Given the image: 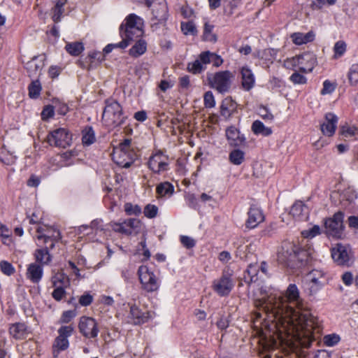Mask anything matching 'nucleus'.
Returning <instances> with one entry per match:
<instances>
[{
	"instance_id": "1",
	"label": "nucleus",
	"mask_w": 358,
	"mask_h": 358,
	"mask_svg": "<svg viewBox=\"0 0 358 358\" xmlns=\"http://www.w3.org/2000/svg\"><path fill=\"white\" fill-rule=\"evenodd\" d=\"M266 307L275 314L274 322L281 324L279 331L308 339V344L315 340L313 334L320 331L318 320L304 307L298 287L295 284L287 287L284 296L270 295L265 301Z\"/></svg>"
},
{
	"instance_id": "2",
	"label": "nucleus",
	"mask_w": 358,
	"mask_h": 358,
	"mask_svg": "<svg viewBox=\"0 0 358 358\" xmlns=\"http://www.w3.org/2000/svg\"><path fill=\"white\" fill-rule=\"evenodd\" d=\"M144 20L134 13L127 15L120 26V34L122 41L130 43L141 37L144 34Z\"/></svg>"
},
{
	"instance_id": "3",
	"label": "nucleus",
	"mask_w": 358,
	"mask_h": 358,
	"mask_svg": "<svg viewBox=\"0 0 358 358\" xmlns=\"http://www.w3.org/2000/svg\"><path fill=\"white\" fill-rule=\"evenodd\" d=\"M102 114V122L109 129L121 126L125 122L127 117L124 115L120 104L114 99H107Z\"/></svg>"
},
{
	"instance_id": "4",
	"label": "nucleus",
	"mask_w": 358,
	"mask_h": 358,
	"mask_svg": "<svg viewBox=\"0 0 358 358\" xmlns=\"http://www.w3.org/2000/svg\"><path fill=\"white\" fill-rule=\"evenodd\" d=\"M233 78L234 75L229 71H219L208 76V80L211 87L221 94L229 92Z\"/></svg>"
},
{
	"instance_id": "5",
	"label": "nucleus",
	"mask_w": 358,
	"mask_h": 358,
	"mask_svg": "<svg viewBox=\"0 0 358 358\" xmlns=\"http://www.w3.org/2000/svg\"><path fill=\"white\" fill-rule=\"evenodd\" d=\"M138 274L142 287L148 292L157 291L159 287V280L147 266H141Z\"/></svg>"
},
{
	"instance_id": "6",
	"label": "nucleus",
	"mask_w": 358,
	"mask_h": 358,
	"mask_svg": "<svg viewBox=\"0 0 358 358\" xmlns=\"http://www.w3.org/2000/svg\"><path fill=\"white\" fill-rule=\"evenodd\" d=\"M48 141L51 145L65 148L71 144L72 134L66 128H57L49 134Z\"/></svg>"
},
{
	"instance_id": "7",
	"label": "nucleus",
	"mask_w": 358,
	"mask_h": 358,
	"mask_svg": "<svg viewBox=\"0 0 358 358\" xmlns=\"http://www.w3.org/2000/svg\"><path fill=\"white\" fill-rule=\"evenodd\" d=\"M302 253H303V251L293 242L285 241L278 252V259L284 263L295 260L302 261V259L300 258Z\"/></svg>"
},
{
	"instance_id": "8",
	"label": "nucleus",
	"mask_w": 358,
	"mask_h": 358,
	"mask_svg": "<svg viewBox=\"0 0 358 358\" xmlns=\"http://www.w3.org/2000/svg\"><path fill=\"white\" fill-rule=\"evenodd\" d=\"M343 217V213L338 211L332 217L326 220L324 222L326 233L329 236L341 238L344 228Z\"/></svg>"
},
{
	"instance_id": "9",
	"label": "nucleus",
	"mask_w": 358,
	"mask_h": 358,
	"mask_svg": "<svg viewBox=\"0 0 358 358\" xmlns=\"http://www.w3.org/2000/svg\"><path fill=\"white\" fill-rule=\"evenodd\" d=\"M73 331V327L71 325L62 326L58 329V336L55 339L53 344V354L55 357L57 356V354L66 350L69 348V342L68 338L70 337Z\"/></svg>"
},
{
	"instance_id": "10",
	"label": "nucleus",
	"mask_w": 358,
	"mask_h": 358,
	"mask_svg": "<svg viewBox=\"0 0 358 358\" xmlns=\"http://www.w3.org/2000/svg\"><path fill=\"white\" fill-rule=\"evenodd\" d=\"M331 257L338 265L349 266L352 262L351 249L347 245L336 244L331 250Z\"/></svg>"
},
{
	"instance_id": "11",
	"label": "nucleus",
	"mask_w": 358,
	"mask_h": 358,
	"mask_svg": "<svg viewBox=\"0 0 358 358\" xmlns=\"http://www.w3.org/2000/svg\"><path fill=\"white\" fill-rule=\"evenodd\" d=\"M78 328L80 332L86 338H96L99 331L96 320L90 317H80Z\"/></svg>"
},
{
	"instance_id": "12",
	"label": "nucleus",
	"mask_w": 358,
	"mask_h": 358,
	"mask_svg": "<svg viewBox=\"0 0 358 358\" xmlns=\"http://www.w3.org/2000/svg\"><path fill=\"white\" fill-rule=\"evenodd\" d=\"M234 287L233 281L229 273L223 272L222 276L213 282V289L220 296H227Z\"/></svg>"
},
{
	"instance_id": "13",
	"label": "nucleus",
	"mask_w": 358,
	"mask_h": 358,
	"mask_svg": "<svg viewBox=\"0 0 358 358\" xmlns=\"http://www.w3.org/2000/svg\"><path fill=\"white\" fill-rule=\"evenodd\" d=\"M211 52H202L194 61L189 62L187 69L193 74L201 73L206 69V65L210 63Z\"/></svg>"
},
{
	"instance_id": "14",
	"label": "nucleus",
	"mask_w": 358,
	"mask_h": 358,
	"mask_svg": "<svg viewBox=\"0 0 358 358\" xmlns=\"http://www.w3.org/2000/svg\"><path fill=\"white\" fill-rule=\"evenodd\" d=\"M152 17V26L162 24L166 22L168 16L166 3L164 1L151 3Z\"/></svg>"
},
{
	"instance_id": "15",
	"label": "nucleus",
	"mask_w": 358,
	"mask_h": 358,
	"mask_svg": "<svg viewBox=\"0 0 358 358\" xmlns=\"http://www.w3.org/2000/svg\"><path fill=\"white\" fill-rule=\"evenodd\" d=\"M259 293H260V295L262 296V297L260 299H257L255 300V302H254L255 306L257 309L262 310L268 315V317L271 318V321L274 322L275 314H274L273 311H272L271 309L266 307V305H267V304L265 302V301H267V299H268V296L270 295H271V294H273V296H278V295L276 294H274L271 290L268 291L266 287H262L259 289Z\"/></svg>"
},
{
	"instance_id": "16",
	"label": "nucleus",
	"mask_w": 358,
	"mask_h": 358,
	"mask_svg": "<svg viewBox=\"0 0 358 358\" xmlns=\"http://www.w3.org/2000/svg\"><path fill=\"white\" fill-rule=\"evenodd\" d=\"M264 220L262 209L256 205H252L248 212V219L245 226L249 229H254Z\"/></svg>"
},
{
	"instance_id": "17",
	"label": "nucleus",
	"mask_w": 358,
	"mask_h": 358,
	"mask_svg": "<svg viewBox=\"0 0 358 358\" xmlns=\"http://www.w3.org/2000/svg\"><path fill=\"white\" fill-rule=\"evenodd\" d=\"M338 118L332 113H328L324 116V122L320 124V129L323 135L326 136H332L337 128Z\"/></svg>"
},
{
	"instance_id": "18",
	"label": "nucleus",
	"mask_w": 358,
	"mask_h": 358,
	"mask_svg": "<svg viewBox=\"0 0 358 358\" xmlns=\"http://www.w3.org/2000/svg\"><path fill=\"white\" fill-rule=\"evenodd\" d=\"M44 66V59L39 57H34L26 64V69L29 76L36 79L41 76Z\"/></svg>"
},
{
	"instance_id": "19",
	"label": "nucleus",
	"mask_w": 358,
	"mask_h": 358,
	"mask_svg": "<svg viewBox=\"0 0 358 358\" xmlns=\"http://www.w3.org/2000/svg\"><path fill=\"white\" fill-rule=\"evenodd\" d=\"M240 73L241 75L242 87L245 91H250L255 86V77L252 71L248 66H243L241 69Z\"/></svg>"
},
{
	"instance_id": "20",
	"label": "nucleus",
	"mask_w": 358,
	"mask_h": 358,
	"mask_svg": "<svg viewBox=\"0 0 358 358\" xmlns=\"http://www.w3.org/2000/svg\"><path fill=\"white\" fill-rule=\"evenodd\" d=\"M43 275V269L41 265L36 262L31 263L28 265L26 277L33 283H38L42 279Z\"/></svg>"
},
{
	"instance_id": "21",
	"label": "nucleus",
	"mask_w": 358,
	"mask_h": 358,
	"mask_svg": "<svg viewBox=\"0 0 358 358\" xmlns=\"http://www.w3.org/2000/svg\"><path fill=\"white\" fill-rule=\"evenodd\" d=\"M315 57L311 53L300 55L299 71L303 73H310L316 64Z\"/></svg>"
},
{
	"instance_id": "22",
	"label": "nucleus",
	"mask_w": 358,
	"mask_h": 358,
	"mask_svg": "<svg viewBox=\"0 0 358 358\" xmlns=\"http://www.w3.org/2000/svg\"><path fill=\"white\" fill-rule=\"evenodd\" d=\"M226 136L230 145L238 146L245 141V137L240 134L239 130L234 126L226 129Z\"/></svg>"
},
{
	"instance_id": "23",
	"label": "nucleus",
	"mask_w": 358,
	"mask_h": 358,
	"mask_svg": "<svg viewBox=\"0 0 358 358\" xmlns=\"http://www.w3.org/2000/svg\"><path fill=\"white\" fill-rule=\"evenodd\" d=\"M289 214L296 220H303L307 217L308 210L302 201H298L292 206Z\"/></svg>"
},
{
	"instance_id": "24",
	"label": "nucleus",
	"mask_w": 358,
	"mask_h": 358,
	"mask_svg": "<svg viewBox=\"0 0 358 358\" xmlns=\"http://www.w3.org/2000/svg\"><path fill=\"white\" fill-rule=\"evenodd\" d=\"M36 238L38 241H43L44 243H48L49 241H52L50 248L52 249L55 247V243L61 238V234L59 230L50 227L47 234L37 235Z\"/></svg>"
},
{
	"instance_id": "25",
	"label": "nucleus",
	"mask_w": 358,
	"mask_h": 358,
	"mask_svg": "<svg viewBox=\"0 0 358 358\" xmlns=\"http://www.w3.org/2000/svg\"><path fill=\"white\" fill-rule=\"evenodd\" d=\"M315 34L313 31H309L306 34L301 32H295L291 34L290 38L296 45H301L313 41L315 39Z\"/></svg>"
},
{
	"instance_id": "26",
	"label": "nucleus",
	"mask_w": 358,
	"mask_h": 358,
	"mask_svg": "<svg viewBox=\"0 0 358 358\" xmlns=\"http://www.w3.org/2000/svg\"><path fill=\"white\" fill-rule=\"evenodd\" d=\"M10 334L15 339H24L28 335L27 327L24 323L17 322L10 326Z\"/></svg>"
},
{
	"instance_id": "27",
	"label": "nucleus",
	"mask_w": 358,
	"mask_h": 358,
	"mask_svg": "<svg viewBox=\"0 0 358 358\" xmlns=\"http://www.w3.org/2000/svg\"><path fill=\"white\" fill-rule=\"evenodd\" d=\"M323 275V272L320 270H313L307 275V280L313 284L310 287L311 293L316 292L321 287L322 283L320 280Z\"/></svg>"
},
{
	"instance_id": "28",
	"label": "nucleus",
	"mask_w": 358,
	"mask_h": 358,
	"mask_svg": "<svg viewBox=\"0 0 358 358\" xmlns=\"http://www.w3.org/2000/svg\"><path fill=\"white\" fill-rule=\"evenodd\" d=\"M36 263L41 266L48 265L52 261V256L50 255L47 248L37 249L34 252Z\"/></svg>"
},
{
	"instance_id": "29",
	"label": "nucleus",
	"mask_w": 358,
	"mask_h": 358,
	"mask_svg": "<svg viewBox=\"0 0 358 358\" xmlns=\"http://www.w3.org/2000/svg\"><path fill=\"white\" fill-rule=\"evenodd\" d=\"M147 50V43L145 40L138 39L129 49V54L132 57H138L143 55Z\"/></svg>"
},
{
	"instance_id": "30",
	"label": "nucleus",
	"mask_w": 358,
	"mask_h": 358,
	"mask_svg": "<svg viewBox=\"0 0 358 358\" xmlns=\"http://www.w3.org/2000/svg\"><path fill=\"white\" fill-rule=\"evenodd\" d=\"M51 282L53 287H68L70 285L69 277L63 272H57L51 278Z\"/></svg>"
},
{
	"instance_id": "31",
	"label": "nucleus",
	"mask_w": 358,
	"mask_h": 358,
	"mask_svg": "<svg viewBox=\"0 0 358 358\" xmlns=\"http://www.w3.org/2000/svg\"><path fill=\"white\" fill-rule=\"evenodd\" d=\"M251 129L255 135L268 136L272 134L271 128L266 127L260 120L254 121Z\"/></svg>"
},
{
	"instance_id": "32",
	"label": "nucleus",
	"mask_w": 358,
	"mask_h": 358,
	"mask_svg": "<svg viewBox=\"0 0 358 358\" xmlns=\"http://www.w3.org/2000/svg\"><path fill=\"white\" fill-rule=\"evenodd\" d=\"M236 108V103L231 99H225L221 105V115L225 118L231 117Z\"/></svg>"
},
{
	"instance_id": "33",
	"label": "nucleus",
	"mask_w": 358,
	"mask_h": 358,
	"mask_svg": "<svg viewBox=\"0 0 358 358\" xmlns=\"http://www.w3.org/2000/svg\"><path fill=\"white\" fill-rule=\"evenodd\" d=\"M130 317L132 319V322L135 324L143 323L145 321V317L141 310L136 306H132L130 308Z\"/></svg>"
},
{
	"instance_id": "34",
	"label": "nucleus",
	"mask_w": 358,
	"mask_h": 358,
	"mask_svg": "<svg viewBox=\"0 0 358 358\" xmlns=\"http://www.w3.org/2000/svg\"><path fill=\"white\" fill-rule=\"evenodd\" d=\"M358 134V127L345 124L341 127L339 134L343 138H350Z\"/></svg>"
},
{
	"instance_id": "35",
	"label": "nucleus",
	"mask_w": 358,
	"mask_h": 358,
	"mask_svg": "<svg viewBox=\"0 0 358 358\" xmlns=\"http://www.w3.org/2000/svg\"><path fill=\"white\" fill-rule=\"evenodd\" d=\"M95 140V133L91 127H86L83 130L82 141L84 145H92L94 143Z\"/></svg>"
},
{
	"instance_id": "36",
	"label": "nucleus",
	"mask_w": 358,
	"mask_h": 358,
	"mask_svg": "<svg viewBox=\"0 0 358 358\" xmlns=\"http://www.w3.org/2000/svg\"><path fill=\"white\" fill-rule=\"evenodd\" d=\"M65 49L71 55L78 56L84 50V46L80 42L68 43Z\"/></svg>"
},
{
	"instance_id": "37",
	"label": "nucleus",
	"mask_w": 358,
	"mask_h": 358,
	"mask_svg": "<svg viewBox=\"0 0 358 358\" xmlns=\"http://www.w3.org/2000/svg\"><path fill=\"white\" fill-rule=\"evenodd\" d=\"M42 87L38 78L33 80L28 87L29 96L31 99H36L41 94Z\"/></svg>"
},
{
	"instance_id": "38",
	"label": "nucleus",
	"mask_w": 358,
	"mask_h": 358,
	"mask_svg": "<svg viewBox=\"0 0 358 358\" xmlns=\"http://www.w3.org/2000/svg\"><path fill=\"white\" fill-rule=\"evenodd\" d=\"M156 191L162 196L171 195L173 193L174 187L170 182H165L158 185Z\"/></svg>"
},
{
	"instance_id": "39",
	"label": "nucleus",
	"mask_w": 358,
	"mask_h": 358,
	"mask_svg": "<svg viewBox=\"0 0 358 358\" xmlns=\"http://www.w3.org/2000/svg\"><path fill=\"white\" fill-rule=\"evenodd\" d=\"M334 58L338 59L344 55L347 50V44L343 41H337L334 46Z\"/></svg>"
},
{
	"instance_id": "40",
	"label": "nucleus",
	"mask_w": 358,
	"mask_h": 358,
	"mask_svg": "<svg viewBox=\"0 0 358 358\" xmlns=\"http://www.w3.org/2000/svg\"><path fill=\"white\" fill-rule=\"evenodd\" d=\"M213 25L206 22L204 24L203 30V40L209 42H215L217 41V36L213 33Z\"/></svg>"
},
{
	"instance_id": "41",
	"label": "nucleus",
	"mask_w": 358,
	"mask_h": 358,
	"mask_svg": "<svg viewBox=\"0 0 358 358\" xmlns=\"http://www.w3.org/2000/svg\"><path fill=\"white\" fill-rule=\"evenodd\" d=\"M348 77L352 85H358V64H354L350 66Z\"/></svg>"
},
{
	"instance_id": "42",
	"label": "nucleus",
	"mask_w": 358,
	"mask_h": 358,
	"mask_svg": "<svg viewBox=\"0 0 358 358\" xmlns=\"http://www.w3.org/2000/svg\"><path fill=\"white\" fill-rule=\"evenodd\" d=\"M110 227L112 229L116 232L125 235L131 234V231H129V229L127 227L126 221H124L122 223L113 222L110 224Z\"/></svg>"
},
{
	"instance_id": "43",
	"label": "nucleus",
	"mask_w": 358,
	"mask_h": 358,
	"mask_svg": "<svg viewBox=\"0 0 358 358\" xmlns=\"http://www.w3.org/2000/svg\"><path fill=\"white\" fill-rule=\"evenodd\" d=\"M321 229L320 226L318 225H314L311 228L308 229H305L301 231V236L305 238H309L311 239L316 236L320 234Z\"/></svg>"
},
{
	"instance_id": "44",
	"label": "nucleus",
	"mask_w": 358,
	"mask_h": 358,
	"mask_svg": "<svg viewBox=\"0 0 358 358\" xmlns=\"http://www.w3.org/2000/svg\"><path fill=\"white\" fill-rule=\"evenodd\" d=\"M124 208L128 215H139L141 213V208L138 205H134L131 203H126Z\"/></svg>"
},
{
	"instance_id": "45",
	"label": "nucleus",
	"mask_w": 358,
	"mask_h": 358,
	"mask_svg": "<svg viewBox=\"0 0 358 358\" xmlns=\"http://www.w3.org/2000/svg\"><path fill=\"white\" fill-rule=\"evenodd\" d=\"M181 30L185 35H195L197 32L196 28L192 22H182Z\"/></svg>"
},
{
	"instance_id": "46",
	"label": "nucleus",
	"mask_w": 358,
	"mask_h": 358,
	"mask_svg": "<svg viewBox=\"0 0 358 358\" xmlns=\"http://www.w3.org/2000/svg\"><path fill=\"white\" fill-rule=\"evenodd\" d=\"M300 55L295 57L287 58L284 61L283 66L288 69L298 68L299 69Z\"/></svg>"
},
{
	"instance_id": "47",
	"label": "nucleus",
	"mask_w": 358,
	"mask_h": 358,
	"mask_svg": "<svg viewBox=\"0 0 358 358\" xmlns=\"http://www.w3.org/2000/svg\"><path fill=\"white\" fill-rule=\"evenodd\" d=\"M158 213V208L153 204H148L145 206L143 213L148 218L152 219L157 216Z\"/></svg>"
},
{
	"instance_id": "48",
	"label": "nucleus",
	"mask_w": 358,
	"mask_h": 358,
	"mask_svg": "<svg viewBox=\"0 0 358 358\" xmlns=\"http://www.w3.org/2000/svg\"><path fill=\"white\" fill-rule=\"evenodd\" d=\"M128 46V43L126 42V41H121L119 43H110V44H108L107 45L103 50L104 54H108L110 53V52H112V50L114 49V48H120V49H124L126 48Z\"/></svg>"
},
{
	"instance_id": "49",
	"label": "nucleus",
	"mask_w": 358,
	"mask_h": 358,
	"mask_svg": "<svg viewBox=\"0 0 358 358\" xmlns=\"http://www.w3.org/2000/svg\"><path fill=\"white\" fill-rule=\"evenodd\" d=\"M0 269L3 273L8 276L13 275L15 271L13 265L7 261L0 262Z\"/></svg>"
},
{
	"instance_id": "50",
	"label": "nucleus",
	"mask_w": 358,
	"mask_h": 358,
	"mask_svg": "<svg viewBox=\"0 0 358 358\" xmlns=\"http://www.w3.org/2000/svg\"><path fill=\"white\" fill-rule=\"evenodd\" d=\"M289 80L294 85H303L307 82V78L299 72L293 73L289 77Z\"/></svg>"
},
{
	"instance_id": "51",
	"label": "nucleus",
	"mask_w": 358,
	"mask_h": 358,
	"mask_svg": "<svg viewBox=\"0 0 358 358\" xmlns=\"http://www.w3.org/2000/svg\"><path fill=\"white\" fill-rule=\"evenodd\" d=\"M259 116L266 121L271 122L273 121L274 117L271 112L264 106H262L259 109Z\"/></svg>"
},
{
	"instance_id": "52",
	"label": "nucleus",
	"mask_w": 358,
	"mask_h": 358,
	"mask_svg": "<svg viewBox=\"0 0 358 358\" xmlns=\"http://www.w3.org/2000/svg\"><path fill=\"white\" fill-rule=\"evenodd\" d=\"M131 140L127 138L120 143L116 149L120 150L124 155H129V151L131 150Z\"/></svg>"
},
{
	"instance_id": "53",
	"label": "nucleus",
	"mask_w": 358,
	"mask_h": 358,
	"mask_svg": "<svg viewBox=\"0 0 358 358\" xmlns=\"http://www.w3.org/2000/svg\"><path fill=\"white\" fill-rule=\"evenodd\" d=\"M55 115L54 107L50 105H48L44 107L41 112V118L43 120H48L50 117H52Z\"/></svg>"
},
{
	"instance_id": "54",
	"label": "nucleus",
	"mask_w": 358,
	"mask_h": 358,
	"mask_svg": "<svg viewBox=\"0 0 358 358\" xmlns=\"http://www.w3.org/2000/svg\"><path fill=\"white\" fill-rule=\"evenodd\" d=\"M340 341V337L336 334H329L324 337V343L327 346H334Z\"/></svg>"
},
{
	"instance_id": "55",
	"label": "nucleus",
	"mask_w": 358,
	"mask_h": 358,
	"mask_svg": "<svg viewBox=\"0 0 358 358\" xmlns=\"http://www.w3.org/2000/svg\"><path fill=\"white\" fill-rule=\"evenodd\" d=\"M55 289L52 293V296L53 299L57 301H61L64 296L66 295V287H54Z\"/></svg>"
},
{
	"instance_id": "56",
	"label": "nucleus",
	"mask_w": 358,
	"mask_h": 358,
	"mask_svg": "<svg viewBox=\"0 0 358 358\" xmlns=\"http://www.w3.org/2000/svg\"><path fill=\"white\" fill-rule=\"evenodd\" d=\"M204 105L206 108H213L215 105L214 96L211 92H207L203 97Z\"/></svg>"
},
{
	"instance_id": "57",
	"label": "nucleus",
	"mask_w": 358,
	"mask_h": 358,
	"mask_svg": "<svg viewBox=\"0 0 358 358\" xmlns=\"http://www.w3.org/2000/svg\"><path fill=\"white\" fill-rule=\"evenodd\" d=\"M180 242L185 248L188 249L192 248L195 246L196 244L195 240L188 236H181Z\"/></svg>"
},
{
	"instance_id": "58",
	"label": "nucleus",
	"mask_w": 358,
	"mask_h": 358,
	"mask_svg": "<svg viewBox=\"0 0 358 358\" xmlns=\"http://www.w3.org/2000/svg\"><path fill=\"white\" fill-rule=\"evenodd\" d=\"M93 296L90 293H85L79 298V304L82 306H87L92 303Z\"/></svg>"
},
{
	"instance_id": "59",
	"label": "nucleus",
	"mask_w": 358,
	"mask_h": 358,
	"mask_svg": "<svg viewBox=\"0 0 358 358\" xmlns=\"http://www.w3.org/2000/svg\"><path fill=\"white\" fill-rule=\"evenodd\" d=\"M125 221L127 222V227L129 229V231H131V234L132 233L133 230L140 228L141 224V221L135 218H130L126 220Z\"/></svg>"
},
{
	"instance_id": "60",
	"label": "nucleus",
	"mask_w": 358,
	"mask_h": 358,
	"mask_svg": "<svg viewBox=\"0 0 358 358\" xmlns=\"http://www.w3.org/2000/svg\"><path fill=\"white\" fill-rule=\"evenodd\" d=\"M76 316V311L73 310H66L64 311L61 317V321L64 323L69 322L73 317Z\"/></svg>"
},
{
	"instance_id": "61",
	"label": "nucleus",
	"mask_w": 358,
	"mask_h": 358,
	"mask_svg": "<svg viewBox=\"0 0 358 358\" xmlns=\"http://www.w3.org/2000/svg\"><path fill=\"white\" fill-rule=\"evenodd\" d=\"M334 89H335V87L331 82H329V80H325L323 83V88L321 91V94H330L334 91Z\"/></svg>"
},
{
	"instance_id": "62",
	"label": "nucleus",
	"mask_w": 358,
	"mask_h": 358,
	"mask_svg": "<svg viewBox=\"0 0 358 358\" xmlns=\"http://www.w3.org/2000/svg\"><path fill=\"white\" fill-rule=\"evenodd\" d=\"M64 8H53L52 20L55 22L57 23L61 20L62 15L64 13Z\"/></svg>"
},
{
	"instance_id": "63",
	"label": "nucleus",
	"mask_w": 358,
	"mask_h": 358,
	"mask_svg": "<svg viewBox=\"0 0 358 358\" xmlns=\"http://www.w3.org/2000/svg\"><path fill=\"white\" fill-rule=\"evenodd\" d=\"M61 68L58 66H51L48 69V75L51 78H57L61 73Z\"/></svg>"
},
{
	"instance_id": "64",
	"label": "nucleus",
	"mask_w": 358,
	"mask_h": 358,
	"mask_svg": "<svg viewBox=\"0 0 358 358\" xmlns=\"http://www.w3.org/2000/svg\"><path fill=\"white\" fill-rule=\"evenodd\" d=\"M231 259V255L228 251H222L218 255V259L223 264L228 263Z\"/></svg>"
}]
</instances>
